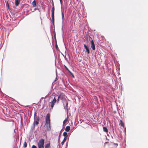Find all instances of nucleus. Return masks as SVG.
<instances>
[{
	"label": "nucleus",
	"mask_w": 148,
	"mask_h": 148,
	"mask_svg": "<svg viewBox=\"0 0 148 148\" xmlns=\"http://www.w3.org/2000/svg\"><path fill=\"white\" fill-rule=\"evenodd\" d=\"M50 115L48 113L46 116V123L45 125L46 126L47 131H49L51 130L50 124Z\"/></svg>",
	"instance_id": "nucleus-1"
},
{
	"label": "nucleus",
	"mask_w": 148,
	"mask_h": 148,
	"mask_svg": "<svg viewBox=\"0 0 148 148\" xmlns=\"http://www.w3.org/2000/svg\"><path fill=\"white\" fill-rule=\"evenodd\" d=\"M45 140L43 139H40L38 143V148H44Z\"/></svg>",
	"instance_id": "nucleus-2"
},
{
	"label": "nucleus",
	"mask_w": 148,
	"mask_h": 148,
	"mask_svg": "<svg viewBox=\"0 0 148 148\" xmlns=\"http://www.w3.org/2000/svg\"><path fill=\"white\" fill-rule=\"evenodd\" d=\"M54 11L55 8L54 6H53L52 8V23L53 25L54 23Z\"/></svg>",
	"instance_id": "nucleus-3"
},
{
	"label": "nucleus",
	"mask_w": 148,
	"mask_h": 148,
	"mask_svg": "<svg viewBox=\"0 0 148 148\" xmlns=\"http://www.w3.org/2000/svg\"><path fill=\"white\" fill-rule=\"evenodd\" d=\"M40 118L39 117H34V124L38 125L39 124Z\"/></svg>",
	"instance_id": "nucleus-4"
},
{
	"label": "nucleus",
	"mask_w": 148,
	"mask_h": 148,
	"mask_svg": "<svg viewBox=\"0 0 148 148\" xmlns=\"http://www.w3.org/2000/svg\"><path fill=\"white\" fill-rule=\"evenodd\" d=\"M58 98L62 100V101L66 99L65 96L63 94H60L58 96Z\"/></svg>",
	"instance_id": "nucleus-5"
},
{
	"label": "nucleus",
	"mask_w": 148,
	"mask_h": 148,
	"mask_svg": "<svg viewBox=\"0 0 148 148\" xmlns=\"http://www.w3.org/2000/svg\"><path fill=\"white\" fill-rule=\"evenodd\" d=\"M56 101L57 100L56 99V97H55L53 99L52 101L51 102V108H53L54 106L55 103L56 102Z\"/></svg>",
	"instance_id": "nucleus-6"
},
{
	"label": "nucleus",
	"mask_w": 148,
	"mask_h": 148,
	"mask_svg": "<svg viewBox=\"0 0 148 148\" xmlns=\"http://www.w3.org/2000/svg\"><path fill=\"white\" fill-rule=\"evenodd\" d=\"M91 47L93 50H95V45L93 40L91 41Z\"/></svg>",
	"instance_id": "nucleus-7"
},
{
	"label": "nucleus",
	"mask_w": 148,
	"mask_h": 148,
	"mask_svg": "<svg viewBox=\"0 0 148 148\" xmlns=\"http://www.w3.org/2000/svg\"><path fill=\"white\" fill-rule=\"evenodd\" d=\"M84 47H85V48L86 49L87 52V54H89V53H90V51L88 47L85 44H84Z\"/></svg>",
	"instance_id": "nucleus-8"
},
{
	"label": "nucleus",
	"mask_w": 148,
	"mask_h": 148,
	"mask_svg": "<svg viewBox=\"0 0 148 148\" xmlns=\"http://www.w3.org/2000/svg\"><path fill=\"white\" fill-rule=\"evenodd\" d=\"M20 0H15V4L16 6H17L19 4Z\"/></svg>",
	"instance_id": "nucleus-9"
},
{
	"label": "nucleus",
	"mask_w": 148,
	"mask_h": 148,
	"mask_svg": "<svg viewBox=\"0 0 148 148\" xmlns=\"http://www.w3.org/2000/svg\"><path fill=\"white\" fill-rule=\"evenodd\" d=\"M70 129V127L69 126H67L65 128V131L66 132H69Z\"/></svg>",
	"instance_id": "nucleus-10"
},
{
	"label": "nucleus",
	"mask_w": 148,
	"mask_h": 148,
	"mask_svg": "<svg viewBox=\"0 0 148 148\" xmlns=\"http://www.w3.org/2000/svg\"><path fill=\"white\" fill-rule=\"evenodd\" d=\"M120 125L121 126H122L123 127H124V124L122 120H120Z\"/></svg>",
	"instance_id": "nucleus-11"
},
{
	"label": "nucleus",
	"mask_w": 148,
	"mask_h": 148,
	"mask_svg": "<svg viewBox=\"0 0 148 148\" xmlns=\"http://www.w3.org/2000/svg\"><path fill=\"white\" fill-rule=\"evenodd\" d=\"M63 135L64 136V138H66L67 139L68 136V134L67 132H64L63 133Z\"/></svg>",
	"instance_id": "nucleus-12"
},
{
	"label": "nucleus",
	"mask_w": 148,
	"mask_h": 148,
	"mask_svg": "<svg viewBox=\"0 0 148 148\" xmlns=\"http://www.w3.org/2000/svg\"><path fill=\"white\" fill-rule=\"evenodd\" d=\"M45 148H51L50 143L47 144L45 145Z\"/></svg>",
	"instance_id": "nucleus-13"
},
{
	"label": "nucleus",
	"mask_w": 148,
	"mask_h": 148,
	"mask_svg": "<svg viewBox=\"0 0 148 148\" xmlns=\"http://www.w3.org/2000/svg\"><path fill=\"white\" fill-rule=\"evenodd\" d=\"M103 131H104L106 132L107 133L108 132V130L107 128L106 127H103Z\"/></svg>",
	"instance_id": "nucleus-14"
},
{
	"label": "nucleus",
	"mask_w": 148,
	"mask_h": 148,
	"mask_svg": "<svg viewBox=\"0 0 148 148\" xmlns=\"http://www.w3.org/2000/svg\"><path fill=\"white\" fill-rule=\"evenodd\" d=\"M67 139L66 138H64L62 142H61V144L62 145H63L64 144L65 142L66 141Z\"/></svg>",
	"instance_id": "nucleus-15"
},
{
	"label": "nucleus",
	"mask_w": 148,
	"mask_h": 148,
	"mask_svg": "<svg viewBox=\"0 0 148 148\" xmlns=\"http://www.w3.org/2000/svg\"><path fill=\"white\" fill-rule=\"evenodd\" d=\"M32 4L34 7H35L36 6V1L34 0L32 3Z\"/></svg>",
	"instance_id": "nucleus-16"
},
{
	"label": "nucleus",
	"mask_w": 148,
	"mask_h": 148,
	"mask_svg": "<svg viewBox=\"0 0 148 148\" xmlns=\"http://www.w3.org/2000/svg\"><path fill=\"white\" fill-rule=\"evenodd\" d=\"M61 12H62V21H63L64 19V14L62 11V10H61Z\"/></svg>",
	"instance_id": "nucleus-17"
},
{
	"label": "nucleus",
	"mask_w": 148,
	"mask_h": 148,
	"mask_svg": "<svg viewBox=\"0 0 148 148\" xmlns=\"http://www.w3.org/2000/svg\"><path fill=\"white\" fill-rule=\"evenodd\" d=\"M27 145V144L26 141H25L24 143L23 147H26Z\"/></svg>",
	"instance_id": "nucleus-18"
},
{
	"label": "nucleus",
	"mask_w": 148,
	"mask_h": 148,
	"mask_svg": "<svg viewBox=\"0 0 148 148\" xmlns=\"http://www.w3.org/2000/svg\"><path fill=\"white\" fill-rule=\"evenodd\" d=\"M67 119H65L63 122V125H64V124L66 123L67 122Z\"/></svg>",
	"instance_id": "nucleus-19"
},
{
	"label": "nucleus",
	"mask_w": 148,
	"mask_h": 148,
	"mask_svg": "<svg viewBox=\"0 0 148 148\" xmlns=\"http://www.w3.org/2000/svg\"><path fill=\"white\" fill-rule=\"evenodd\" d=\"M32 148H37V147L35 145H33L32 146Z\"/></svg>",
	"instance_id": "nucleus-20"
},
{
	"label": "nucleus",
	"mask_w": 148,
	"mask_h": 148,
	"mask_svg": "<svg viewBox=\"0 0 148 148\" xmlns=\"http://www.w3.org/2000/svg\"><path fill=\"white\" fill-rule=\"evenodd\" d=\"M6 5L8 7V8H9V5L8 3V2H7V3H6Z\"/></svg>",
	"instance_id": "nucleus-21"
},
{
	"label": "nucleus",
	"mask_w": 148,
	"mask_h": 148,
	"mask_svg": "<svg viewBox=\"0 0 148 148\" xmlns=\"http://www.w3.org/2000/svg\"><path fill=\"white\" fill-rule=\"evenodd\" d=\"M60 99L58 98V99L57 100V101L58 103L59 102V100H60Z\"/></svg>",
	"instance_id": "nucleus-22"
},
{
	"label": "nucleus",
	"mask_w": 148,
	"mask_h": 148,
	"mask_svg": "<svg viewBox=\"0 0 148 148\" xmlns=\"http://www.w3.org/2000/svg\"><path fill=\"white\" fill-rule=\"evenodd\" d=\"M56 48L57 49L58 48V46L57 45V44H56Z\"/></svg>",
	"instance_id": "nucleus-23"
},
{
	"label": "nucleus",
	"mask_w": 148,
	"mask_h": 148,
	"mask_svg": "<svg viewBox=\"0 0 148 148\" xmlns=\"http://www.w3.org/2000/svg\"><path fill=\"white\" fill-rule=\"evenodd\" d=\"M60 3L61 4V5H62V0H60Z\"/></svg>",
	"instance_id": "nucleus-24"
},
{
	"label": "nucleus",
	"mask_w": 148,
	"mask_h": 148,
	"mask_svg": "<svg viewBox=\"0 0 148 148\" xmlns=\"http://www.w3.org/2000/svg\"><path fill=\"white\" fill-rule=\"evenodd\" d=\"M52 5L53 6H54V3H53V0H52Z\"/></svg>",
	"instance_id": "nucleus-25"
},
{
	"label": "nucleus",
	"mask_w": 148,
	"mask_h": 148,
	"mask_svg": "<svg viewBox=\"0 0 148 148\" xmlns=\"http://www.w3.org/2000/svg\"><path fill=\"white\" fill-rule=\"evenodd\" d=\"M68 105V103L66 101V106H67Z\"/></svg>",
	"instance_id": "nucleus-26"
},
{
	"label": "nucleus",
	"mask_w": 148,
	"mask_h": 148,
	"mask_svg": "<svg viewBox=\"0 0 148 148\" xmlns=\"http://www.w3.org/2000/svg\"><path fill=\"white\" fill-rule=\"evenodd\" d=\"M73 77H74V75H73Z\"/></svg>",
	"instance_id": "nucleus-27"
}]
</instances>
